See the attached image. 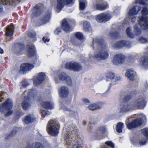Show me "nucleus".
Listing matches in <instances>:
<instances>
[{"label": "nucleus", "mask_w": 148, "mask_h": 148, "mask_svg": "<svg viewBox=\"0 0 148 148\" xmlns=\"http://www.w3.org/2000/svg\"><path fill=\"white\" fill-rule=\"evenodd\" d=\"M94 45H97L98 47L94 54H89L90 59L104 60L107 58L109 56L108 51L107 49V45L104 42L103 39L99 38L93 39L91 45L93 49L94 48Z\"/></svg>", "instance_id": "f257e3e1"}, {"label": "nucleus", "mask_w": 148, "mask_h": 148, "mask_svg": "<svg viewBox=\"0 0 148 148\" xmlns=\"http://www.w3.org/2000/svg\"><path fill=\"white\" fill-rule=\"evenodd\" d=\"M147 0H136V3H139L143 5V8L142 11V16L138 17V21L142 28L146 29L148 28V17L146 16L148 14V6L147 3Z\"/></svg>", "instance_id": "f03ea898"}, {"label": "nucleus", "mask_w": 148, "mask_h": 148, "mask_svg": "<svg viewBox=\"0 0 148 148\" xmlns=\"http://www.w3.org/2000/svg\"><path fill=\"white\" fill-rule=\"evenodd\" d=\"M65 133L64 135V139L67 147L68 148L72 147L71 144L72 141L73 137L74 136L77 134V128L75 127H68L65 128Z\"/></svg>", "instance_id": "7ed1b4c3"}, {"label": "nucleus", "mask_w": 148, "mask_h": 148, "mask_svg": "<svg viewBox=\"0 0 148 148\" xmlns=\"http://www.w3.org/2000/svg\"><path fill=\"white\" fill-rule=\"evenodd\" d=\"M60 126L58 121L56 119L50 120L47 125V131L50 135L55 136L59 133Z\"/></svg>", "instance_id": "20e7f679"}, {"label": "nucleus", "mask_w": 148, "mask_h": 148, "mask_svg": "<svg viewBox=\"0 0 148 148\" xmlns=\"http://www.w3.org/2000/svg\"><path fill=\"white\" fill-rule=\"evenodd\" d=\"M145 98L142 97H138L131 102L134 110L142 109L145 105Z\"/></svg>", "instance_id": "39448f33"}, {"label": "nucleus", "mask_w": 148, "mask_h": 148, "mask_svg": "<svg viewBox=\"0 0 148 148\" xmlns=\"http://www.w3.org/2000/svg\"><path fill=\"white\" fill-rule=\"evenodd\" d=\"M57 4L56 10L58 12H60L64 5L71 6L75 0H56Z\"/></svg>", "instance_id": "423d86ee"}, {"label": "nucleus", "mask_w": 148, "mask_h": 148, "mask_svg": "<svg viewBox=\"0 0 148 148\" xmlns=\"http://www.w3.org/2000/svg\"><path fill=\"white\" fill-rule=\"evenodd\" d=\"M112 16L110 13L104 12L95 16L96 20L100 23H105L109 21L112 18Z\"/></svg>", "instance_id": "0eeeda50"}, {"label": "nucleus", "mask_w": 148, "mask_h": 148, "mask_svg": "<svg viewBox=\"0 0 148 148\" xmlns=\"http://www.w3.org/2000/svg\"><path fill=\"white\" fill-rule=\"evenodd\" d=\"M66 68L74 71H79L82 69V67L80 64L77 62H68L65 65Z\"/></svg>", "instance_id": "6e6552de"}, {"label": "nucleus", "mask_w": 148, "mask_h": 148, "mask_svg": "<svg viewBox=\"0 0 148 148\" xmlns=\"http://www.w3.org/2000/svg\"><path fill=\"white\" fill-rule=\"evenodd\" d=\"M108 8V5L106 2L97 1L95 2L92 5V8L95 10H104Z\"/></svg>", "instance_id": "1a4fd4ad"}, {"label": "nucleus", "mask_w": 148, "mask_h": 148, "mask_svg": "<svg viewBox=\"0 0 148 148\" xmlns=\"http://www.w3.org/2000/svg\"><path fill=\"white\" fill-rule=\"evenodd\" d=\"M141 8L138 5H135L130 9L128 12V15L130 16L131 18L132 21V23H134L136 20V17L134 16V15L138 14V12L140 10Z\"/></svg>", "instance_id": "9d476101"}, {"label": "nucleus", "mask_w": 148, "mask_h": 148, "mask_svg": "<svg viewBox=\"0 0 148 148\" xmlns=\"http://www.w3.org/2000/svg\"><path fill=\"white\" fill-rule=\"evenodd\" d=\"M143 123V119L138 118L134 119L132 122L126 124L129 129L135 128L141 126Z\"/></svg>", "instance_id": "9b49d317"}, {"label": "nucleus", "mask_w": 148, "mask_h": 148, "mask_svg": "<svg viewBox=\"0 0 148 148\" xmlns=\"http://www.w3.org/2000/svg\"><path fill=\"white\" fill-rule=\"evenodd\" d=\"M131 103H125L121 105L119 109L120 113L125 114L128 112L134 110Z\"/></svg>", "instance_id": "f8f14e48"}, {"label": "nucleus", "mask_w": 148, "mask_h": 148, "mask_svg": "<svg viewBox=\"0 0 148 148\" xmlns=\"http://www.w3.org/2000/svg\"><path fill=\"white\" fill-rule=\"evenodd\" d=\"M12 100L10 99H8L4 103L0 105V111L1 112H3L6 110H8L12 108Z\"/></svg>", "instance_id": "ddd939ff"}, {"label": "nucleus", "mask_w": 148, "mask_h": 148, "mask_svg": "<svg viewBox=\"0 0 148 148\" xmlns=\"http://www.w3.org/2000/svg\"><path fill=\"white\" fill-rule=\"evenodd\" d=\"M125 58V56L121 54H116L114 56L112 62L116 65L122 64L124 62Z\"/></svg>", "instance_id": "4468645a"}, {"label": "nucleus", "mask_w": 148, "mask_h": 148, "mask_svg": "<svg viewBox=\"0 0 148 148\" xmlns=\"http://www.w3.org/2000/svg\"><path fill=\"white\" fill-rule=\"evenodd\" d=\"M20 0H0V12L3 11L2 4L5 5H13V4H16Z\"/></svg>", "instance_id": "2eb2a0df"}, {"label": "nucleus", "mask_w": 148, "mask_h": 148, "mask_svg": "<svg viewBox=\"0 0 148 148\" xmlns=\"http://www.w3.org/2000/svg\"><path fill=\"white\" fill-rule=\"evenodd\" d=\"M45 74L42 72L38 73L36 79L34 80L33 83L34 85H37L40 84L45 79Z\"/></svg>", "instance_id": "dca6fc26"}, {"label": "nucleus", "mask_w": 148, "mask_h": 148, "mask_svg": "<svg viewBox=\"0 0 148 148\" xmlns=\"http://www.w3.org/2000/svg\"><path fill=\"white\" fill-rule=\"evenodd\" d=\"M76 142L74 144L72 148H82V141L83 138L82 136L77 135Z\"/></svg>", "instance_id": "f3484780"}, {"label": "nucleus", "mask_w": 148, "mask_h": 148, "mask_svg": "<svg viewBox=\"0 0 148 148\" xmlns=\"http://www.w3.org/2000/svg\"><path fill=\"white\" fill-rule=\"evenodd\" d=\"M34 66L33 65L29 63H24L22 64L20 66L21 70L23 72H26L33 68Z\"/></svg>", "instance_id": "a211bd4d"}, {"label": "nucleus", "mask_w": 148, "mask_h": 148, "mask_svg": "<svg viewBox=\"0 0 148 148\" xmlns=\"http://www.w3.org/2000/svg\"><path fill=\"white\" fill-rule=\"evenodd\" d=\"M51 17V12L50 11L46 12L42 16L41 19V24L46 23L48 22Z\"/></svg>", "instance_id": "6ab92c4d"}, {"label": "nucleus", "mask_w": 148, "mask_h": 148, "mask_svg": "<svg viewBox=\"0 0 148 148\" xmlns=\"http://www.w3.org/2000/svg\"><path fill=\"white\" fill-rule=\"evenodd\" d=\"M125 75L130 80H134L136 75V73L133 70L130 69L127 71L125 73Z\"/></svg>", "instance_id": "aec40b11"}, {"label": "nucleus", "mask_w": 148, "mask_h": 148, "mask_svg": "<svg viewBox=\"0 0 148 148\" xmlns=\"http://www.w3.org/2000/svg\"><path fill=\"white\" fill-rule=\"evenodd\" d=\"M35 119L36 118L33 114H28L25 118L23 121L26 124H28L34 122Z\"/></svg>", "instance_id": "412c9836"}, {"label": "nucleus", "mask_w": 148, "mask_h": 148, "mask_svg": "<svg viewBox=\"0 0 148 148\" xmlns=\"http://www.w3.org/2000/svg\"><path fill=\"white\" fill-rule=\"evenodd\" d=\"M140 65L143 66L146 69H148V58L143 56L141 57L139 60Z\"/></svg>", "instance_id": "4be33fe9"}, {"label": "nucleus", "mask_w": 148, "mask_h": 148, "mask_svg": "<svg viewBox=\"0 0 148 148\" xmlns=\"http://www.w3.org/2000/svg\"><path fill=\"white\" fill-rule=\"evenodd\" d=\"M60 96L62 97H65L67 96L69 93V90L68 88L65 86L61 87L60 91Z\"/></svg>", "instance_id": "5701e85b"}, {"label": "nucleus", "mask_w": 148, "mask_h": 148, "mask_svg": "<svg viewBox=\"0 0 148 148\" xmlns=\"http://www.w3.org/2000/svg\"><path fill=\"white\" fill-rule=\"evenodd\" d=\"M26 96L24 97V99L22 103V108L24 110H27L30 107V101L28 99H26Z\"/></svg>", "instance_id": "b1692460"}, {"label": "nucleus", "mask_w": 148, "mask_h": 148, "mask_svg": "<svg viewBox=\"0 0 148 148\" xmlns=\"http://www.w3.org/2000/svg\"><path fill=\"white\" fill-rule=\"evenodd\" d=\"M61 108L65 111H69L70 112V114L73 116H75L77 114V110L75 108H71V109H69L64 106L62 107Z\"/></svg>", "instance_id": "393cba45"}, {"label": "nucleus", "mask_w": 148, "mask_h": 148, "mask_svg": "<svg viewBox=\"0 0 148 148\" xmlns=\"http://www.w3.org/2000/svg\"><path fill=\"white\" fill-rule=\"evenodd\" d=\"M62 28L65 32H68L70 31V27L68 24L66 19L63 20L62 22Z\"/></svg>", "instance_id": "a878e982"}, {"label": "nucleus", "mask_w": 148, "mask_h": 148, "mask_svg": "<svg viewBox=\"0 0 148 148\" xmlns=\"http://www.w3.org/2000/svg\"><path fill=\"white\" fill-rule=\"evenodd\" d=\"M14 29V27L12 24L8 27H7L6 29V35L8 36H12Z\"/></svg>", "instance_id": "bb28decb"}, {"label": "nucleus", "mask_w": 148, "mask_h": 148, "mask_svg": "<svg viewBox=\"0 0 148 148\" xmlns=\"http://www.w3.org/2000/svg\"><path fill=\"white\" fill-rule=\"evenodd\" d=\"M41 104L46 109H51L53 108V103L51 102L42 101Z\"/></svg>", "instance_id": "cd10ccee"}, {"label": "nucleus", "mask_w": 148, "mask_h": 148, "mask_svg": "<svg viewBox=\"0 0 148 148\" xmlns=\"http://www.w3.org/2000/svg\"><path fill=\"white\" fill-rule=\"evenodd\" d=\"M27 47L29 48L27 52V55L29 57H31L34 55V47L33 46L29 45L27 46Z\"/></svg>", "instance_id": "c85d7f7f"}, {"label": "nucleus", "mask_w": 148, "mask_h": 148, "mask_svg": "<svg viewBox=\"0 0 148 148\" xmlns=\"http://www.w3.org/2000/svg\"><path fill=\"white\" fill-rule=\"evenodd\" d=\"M101 105L100 104H97L95 103L92 104H90L88 106V108L90 110H94L96 109H98L100 108L102 105H103V103H101Z\"/></svg>", "instance_id": "c756f323"}, {"label": "nucleus", "mask_w": 148, "mask_h": 148, "mask_svg": "<svg viewBox=\"0 0 148 148\" xmlns=\"http://www.w3.org/2000/svg\"><path fill=\"white\" fill-rule=\"evenodd\" d=\"M124 42L123 40H121L117 42L115 44H112V46L117 49H119L124 47L123 44Z\"/></svg>", "instance_id": "7c9ffc66"}, {"label": "nucleus", "mask_w": 148, "mask_h": 148, "mask_svg": "<svg viewBox=\"0 0 148 148\" xmlns=\"http://www.w3.org/2000/svg\"><path fill=\"white\" fill-rule=\"evenodd\" d=\"M32 12L34 16H36L38 15L40 13V6L38 5H36L34 7Z\"/></svg>", "instance_id": "2f4dec72"}, {"label": "nucleus", "mask_w": 148, "mask_h": 148, "mask_svg": "<svg viewBox=\"0 0 148 148\" xmlns=\"http://www.w3.org/2000/svg\"><path fill=\"white\" fill-rule=\"evenodd\" d=\"M126 34L128 37L132 38L135 37V34L132 32V29L131 27H128L126 29Z\"/></svg>", "instance_id": "473e14b6"}, {"label": "nucleus", "mask_w": 148, "mask_h": 148, "mask_svg": "<svg viewBox=\"0 0 148 148\" xmlns=\"http://www.w3.org/2000/svg\"><path fill=\"white\" fill-rule=\"evenodd\" d=\"M87 2L86 0H79V8L80 10H83L86 5Z\"/></svg>", "instance_id": "72a5a7b5"}, {"label": "nucleus", "mask_w": 148, "mask_h": 148, "mask_svg": "<svg viewBox=\"0 0 148 148\" xmlns=\"http://www.w3.org/2000/svg\"><path fill=\"white\" fill-rule=\"evenodd\" d=\"M134 29L135 36L136 35L139 36L141 34L142 31L141 29H139L137 25L136 24L134 25Z\"/></svg>", "instance_id": "f704fd0d"}, {"label": "nucleus", "mask_w": 148, "mask_h": 148, "mask_svg": "<svg viewBox=\"0 0 148 148\" xmlns=\"http://www.w3.org/2000/svg\"><path fill=\"white\" fill-rule=\"evenodd\" d=\"M37 91L35 89L33 88L29 90L27 95V98L34 96L36 95Z\"/></svg>", "instance_id": "c9c22d12"}, {"label": "nucleus", "mask_w": 148, "mask_h": 148, "mask_svg": "<svg viewBox=\"0 0 148 148\" xmlns=\"http://www.w3.org/2000/svg\"><path fill=\"white\" fill-rule=\"evenodd\" d=\"M123 125V123L121 122H119L117 123L116 125V130L117 132L119 133L122 132Z\"/></svg>", "instance_id": "e433bc0d"}, {"label": "nucleus", "mask_w": 148, "mask_h": 148, "mask_svg": "<svg viewBox=\"0 0 148 148\" xmlns=\"http://www.w3.org/2000/svg\"><path fill=\"white\" fill-rule=\"evenodd\" d=\"M83 28L86 31L89 30L90 28V23L87 21H84L83 23Z\"/></svg>", "instance_id": "4c0bfd02"}, {"label": "nucleus", "mask_w": 148, "mask_h": 148, "mask_svg": "<svg viewBox=\"0 0 148 148\" xmlns=\"http://www.w3.org/2000/svg\"><path fill=\"white\" fill-rule=\"evenodd\" d=\"M32 148H44L43 145L40 143L36 142L31 145Z\"/></svg>", "instance_id": "58836bf2"}, {"label": "nucleus", "mask_w": 148, "mask_h": 148, "mask_svg": "<svg viewBox=\"0 0 148 148\" xmlns=\"http://www.w3.org/2000/svg\"><path fill=\"white\" fill-rule=\"evenodd\" d=\"M67 76L68 75H66L65 73H62L59 75V79L61 81H64L66 79V76Z\"/></svg>", "instance_id": "ea45409f"}, {"label": "nucleus", "mask_w": 148, "mask_h": 148, "mask_svg": "<svg viewBox=\"0 0 148 148\" xmlns=\"http://www.w3.org/2000/svg\"><path fill=\"white\" fill-rule=\"evenodd\" d=\"M109 36L111 37L116 38L119 36V33L117 32H115L114 30V31H112L110 33Z\"/></svg>", "instance_id": "a19ab883"}, {"label": "nucleus", "mask_w": 148, "mask_h": 148, "mask_svg": "<svg viewBox=\"0 0 148 148\" xmlns=\"http://www.w3.org/2000/svg\"><path fill=\"white\" fill-rule=\"evenodd\" d=\"M147 138L144 137L140 141V144L141 145H145L147 143L148 140L147 139Z\"/></svg>", "instance_id": "79ce46f5"}, {"label": "nucleus", "mask_w": 148, "mask_h": 148, "mask_svg": "<svg viewBox=\"0 0 148 148\" xmlns=\"http://www.w3.org/2000/svg\"><path fill=\"white\" fill-rule=\"evenodd\" d=\"M106 77L111 79H113L114 77V74L111 72H108L106 74Z\"/></svg>", "instance_id": "37998d69"}, {"label": "nucleus", "mask_w": 148, "mask_h": 148, "mask_svg": "<svg viewBox=\"0 0 148 148\" xmlns=\"http://www.w3.org/2000/svg\"><path fill=\"white\" fill-rule=\"evenodd\" d=\"M139 41L142 43H148V39L143 37H140Z\"/></svg>", "instance_id": "c03bdc74"}, {"label": "nucleus", "mask_w": 148, "mask_h": 148, "mask_svg": "<svg viewBox=\"0 0 148 148\" xmlns=\"http://www.w3.org/2000/svg\"><path fill=\"white\" fill-rule=\"evenodd\" d=\"M64 81L66 82L68 85L70 86L72 85V81L71 78L68 75L67 76H66V79Z\"/></svg>", "instance_id": "a18cd8bd"}, {"label": "nucleus", "mask_w": 148, "mask_h": 148, "mask_svg": "<svg viewBox=\"0 0 148 148\" xmlns=\"http://www.w3.org/2000/svg\"><path fill=\"white\" fill-rule=\"evenodd\" d=\"M76 38L79 40H82L83 39V36L82 34L80 32H77L75 35Z\"/></svg>", "instance_id": "49530a36"}, {"label": "nucleus", "mask_w": 148, "mask_h": 148, "mask_svg": "<svg viewBox=\"0 0 148 148\" xmlns=\"http://www.w3.org/2000/svg\"><path fill=\"white\" fill-rule=\"evenodd\" d=\"M41 113L42 116H46L50 115L51 113L46 110H44L41 111Z\"/></svg>", "instance_id": "de8ad7c7"}, {"label": "nucleus", "mask_w": 148, "mask_h": 148, "mask_svg": "<svg viewBox=\"0 0 148 148\" xmlns=\"http://www.w3.org/2000/svg\"><path fill=\"white\" fill-rule=\"evenodd\" d=\"M124 47H126L127 48H129L132 46V44L128 41L123 40Z\"/></svg>", "instance_id": "09e8293b"}, {"label": "nucleus", "mask_w": 148, "mask_h": 148, "mask_svg": "<svg viewBox=\"0 0 148 148\" xmlns=\"http://www.w3.org/2000/svg\"><path fill=\"white\" fill-rule=\"evenodd\" d=\"M142 131L143 135L146 138H148V128H145L142 130Z\"/></svg>", "instance_id": "8fccbe9b"}, {"label": "nucleus", "mask_w": 148, "mask_h": 148, "mask_svg": "<svg viewBox=\"0 0 148 148\" xmlns=\"http://www.w3.org/2000/svg\"><path fill=\"white\" fill-rule=\"evenodd\" d=\"M99 130L103 134L106 131V130L105 127L101 126L99 128Z\"/></svg>", "instance_id": "3c124183"}, {"label": "nucleus", "mask_w": 148, "mask_h": 148, "mask_svg": "<svg viewBox=\"0 0 148 148\" xmlns=\"http://www.w3.org/2000/svg\"><path fill=\"white\" fill-rule=\"evenodd\" d=\"M85 14L86 15L85 16L87 18L89 19H92V16L91 15L90 12H86L85 13Z\"/></svg>", "instance_id": "603ef678"}, {"label": "nucleus", "mask_w": 148, "mask_h": 148, "mask_svg": "<svg viewBox=\"0 0 148 148\" xmlns=\"http://www.w3.org/2000/svg\"><path fill=\"white\" fill-rule=\"evenodd\" d=\"M13 112L12 110L8 111L7 113H5V116L6 117H8L10 115H11Z\"/></svg>", "instance_id": "864d4df0"}, {"label": "nucleus", "mask_w": 148, "mask_h": 148, "mask_svg": "<svg viewBox=\"0 0 148 148\" xmlns=\"http://www.w3.org/2000/svg\"><path fill=\"white\" fill-rule=\"evenodd\" d=\"M111 86V84L110 83V85L108 86V88L107 91H106L103 94V96H105L107 95L110 91V89Z\"/></svg>", "instance_id": "5fc2aeb1"}, {"label": "nucleus", "mask_w": 148, "mask_h": 148, "mask_svg": "<svg viewBox=\"0 0 148 148\" xmlns=\"http://www.w3.org/2000/svg\"><path fill=\"white\" fill-rule=\"evenodd\" d=\"M16 129L17 128H15L12 131L10 135V136H13L15 135L16 132Z\"/></svg>", "instance_id": "6e6d98bb"}, {"label": "nucleus", "mask_w": 148, "mask_h": 148, "mask_svg": "<svg viewBox=\"0 0 148 148\" xmlns=\"http://www.w3.org/2000/svg\"><path fill=\"white\" fill-rule=\"evenodd\" d=\"M27 35L29 37L33 38L35 36V33H32V32H29L27 34Z\"/></svg>", "instance_id": "4d7b16f0"}, {"label": "nucleus", "mask_w": 148, "mask_h": 148, "mask_svg": "<svg viewBox=\"0 0 148 148\" xmlns=\"http://www.w3.org/2000/svg\"><path fill=\"white\" fill-rule=\"evenodd\" d=\"M132 97V96L130 95H128L126 96L124 98L126 101H128Z\"/></svg>", "instance_id": "13d9d810"}, {"label": "nucleus", "mask_w": 148, "mask_h": 148, "mask_svg": "<svg viewBox=\"0 0 148 148\" xmlns=\"http://www.w3.org/2000/svg\"><path fill=\"white\" fill-rule=\"evenodd\" d=\"M61 32V29L60 28H58L54 32L55 34H58Z\"/></svg>", "instance_id": "bf43d9fd"}, {"label": "nucleus", "mask_w": 148, "mask_h": 148, "mask_svg": "<svg viewBox=\"0 0 148 148\" xmlns=\"http://www.w3.org/2000/svg\"><path fill=\"white\" fill-rule=\"evenodd\" d=\"M4 93L3 92H0V101H2V99H3V97H2L4 96Z\"/></svg>", "instance_id": "052dcab7"}, {"label": "nucleus", "mask_w": 148, "mask_h": 148, "mask_svg": "<svg viewBox=\"0 0 148 148\" xmlns=\"http://www.w3.org/2000/svg\"><path fill=\"white\" fill-rule=\"evenodd\" d=\"M121 78L120 76H117L115 77V80L116 81H118L121 80Z\"/></svg>", "instance_id": "680f3d73"}, {"label": "nucleus", "mask_w": 148, "mask_h": 148, "mask_svg": "<svg viewBox=\"0 0 148 148\" xmlns=\"http://www.w3.org/2000/svg\"><path fill=\"white\" fill-rule=\"evenodd\" d=\"M28 85V84L27 83L23 84H22V86L21 87V89L23 88H25Z\"/></svg>", "instance_id": "e2e57ef3"}, {"label": "nucleus", "mask_w": 148, "mask_h": 148, "mask_svg": "<svg viewBox=\"0 0 148 148\" xmlns=\"http://www.w3.org/2000/svg\"><path fill=\"white\" fill-rule=\"evenodd\" d=\"M82 101L85 103H89V101L87 99H82Z\"/></svg>", "instance_id": "0e129e2a"}, {"label": "nucleus", "mask_w": 148, "mask_h": 148, "mask_svg": "<svg viewBox=\"0 0 148 148\" xmlns=\"http://www.w3.org/2000/svg\"><path fill=\"white\" fill-rule=\"evenodd\" d=\"M42 40L44 42L46 43L47 42H48L49 41V39H47V38H46L45 39V37H44L42 38Z\"/></svg>", "instance_id": "69168bd1"}, {"label": "nucleus", "mask_w": 148, "mask_h": 148, "mask_svg": "<svg viewBox=\"0 0 148 148\" xmlns=\"http://www.w3.org/2000/svg\"><path fill=\"white\" fill-rule=\"evenodd\" d=\"M120 11V8L119 7L117 8L116 10H114V12L116 13L119 12Z\"/></svg>", "instance_id": "338daca9"}, {"label": "nucleus", "mask_w": 148, "mask_h": 148, "mask_svg": "<svg viewBox=\"0 0 148 148\" xmlns=\"http://www.w3.org/2000/svg\"><path fill=\"white\" fill-rule=\"evenodd\" d=\"M101 138V137L98 135V134H96V139H100Z\"/></svg>", "instance_id": "774afa93"}]
</instances>
